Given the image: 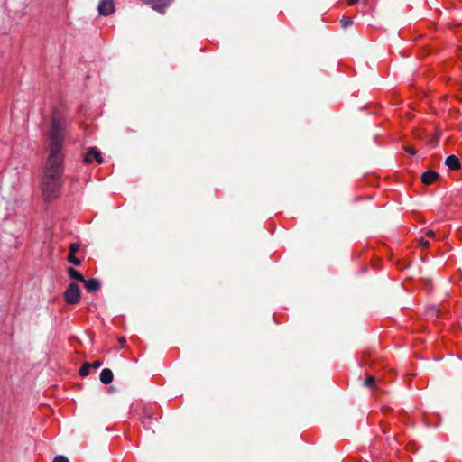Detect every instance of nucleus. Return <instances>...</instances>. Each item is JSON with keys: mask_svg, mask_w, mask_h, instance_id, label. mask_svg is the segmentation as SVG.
Here are the masks:
<instances>
[{"mask_svg": "<svg viewBox=\"0 0 462 462\" xmlns=\"http://www.w3.org/2000/svg\"><path fill=\"white\" fill-rule=\"evenodd\" d=\"M48 138L50 153L43 167L41 189L43 200L51 202L60 195L61 175L64 171L62 147L65 141V120L54 113L51 118Z\"/></svg>", "mask_w": 462, "mask_h": 462, "instance_id": "f257e3e1", "label": "nucleus"}, {"mask_svg": "<svg viewBox=\"0 0 462 462\" xmlns=\"http://www.w3.org/2000/svg\"><path fill=\"white\" fill-rule=\"evenodd\" d=\"M132 412L138 418L142 425L146 430H152V426L162 417L160 408L155 403L137 401L133 405Z\"/></svg>", "mask_w": 462, "mask_h": 462, "instance_id": "f03ea898", "label": "nucleus"}, {"mask_svg": "<svg viewBox=\"0 0 462 462\" xmlns=\"http://www.w3.org/2000/svg\"><path fill=\"white\" fill-rule=\"evenodd\" d=\"M81 299V291L79 285L76 282H70L63 292V300L67 304L76 305Z\"/></svg>", "mask_w": 462, "mask_h": 462, "instance_id": "7ed1b4c3", "label": "nucleus"}, {"mask_svg": "<svg viewBox=\"0 0 462 462\" xmlns=\"http://www.w3.org/2000/svg\"><path fill=\"white\" fill-rule=\"evenodd\" d=\"M144 5H150L152 9L159 14H165L166 9L171 5L173 0H139Z\"/></svg>", "mask_w": 462, "mask_h": 462, "instance_id": "20e7f679", "label": "nucleus"}, {"mask_svg": "<svg viewBox=\"0 0 462 462\" xmlns=\"http://www.w3.org/2000/svg\"><path fill=\"white\" fill-rule=\"evenodd\" d=\"M83 161L87 164H91L94 162H96L98 164H101L103 162V157L97 147H90L84 154Z\"/></svg>", "mask_w": 462, "mask_h": 462, "instance_id": "39448f33", "label": "nucleus"}, {"mask_svg": "<svg viewBox=\"0 0 462 462\" xmlns=\"http://www.w3.org/2000/svg\"><path fill=\"white\" fill-rule=\"evenodd\" d=\"M99 15L108 16L115 12V4L113 0H100L97 5Z\"/></svg>", "mask_w": 462, "mask_h": 462, "instance_id": "423d86ee", "label": "nucleus"}, {"mask_svg": "<svg viewBox=\"0 0 462 462\" xmlns=\"http://www.w3.org/2000/svg\"><path fill=\"white\" fill-rule=\"evenodd\" d=\"M82 283L88 292H96L101 288V283L97 278L85 279V282H82Z\"/></svg>", "mask_w": 462, "mask_h": 462, "instance_id": "0eeeda50", "label": "nucleus"}, {"mask_svg": "<svg viewBox=\"0 0 462 462\" xmlns=\"http://www.w3.org/2000/svg\"><path fill=\"white\" fill-rule=\"evenodd\" d=\"M440 175L435 171H427L421 175V181L426 185H430L435 182Z\"/></svg>", "mask_w": 462, "mask_h": 462, "instance_id": "6e6552de", "label": "nucleus"}, {"mask_svg": "<svg viewBox=\"0 0 462 462\" xmlns=\"http://www.w3.org/2000/svg\"><path fill=\"white\" fill-rule=\"evenodd\" d=\"M445 164L450 170L457 171L461 168V162L456 155H449L446 158Z\"/></svg>", "mask_w": 462, "mask_h": 462, "instance_id": "1a4fd4ad", "label": "nucleus"}, {"mask_svg": "<svg viewBox=\"0 0 462 462\" xmlns=\"http://www.w3.org/2000/svg\"><path fill=\"white\" fill-rule=\"evenodd\" d=\"M114 379V374L111 369L104 368L100 373V381L104 384H109Z\"/></svg>", "mask_w": 462, "mask_h": 462, "instance_id": "9d476101", "label": "nucleus"}, {"mask_svg": "<svg viewBox=\"0 0 462 462\" xmlns=\"http://www.w3.org/2000/svg\"><path fill=\"white\" fill-rule=\"evenodd\" d=\"M67 273H68V276L72 280H75V281H78L80 282H85L84 276L73 267H69L67 269Z\"/></svg>", "mask_w": 462, "mask_h": 462, "instance_id": "9b49d317", "label": "nucleus"}, {"mask_svg": "<svg viewBox=\"0 0 462 462\" xmlns=\"http://www.w3.org/2000/svg\"><path fill=\"white\" fill-rule=\"evenodd\" d=\"M363 384H364V386H365L371 390H374L376 388V379L374 376L366 374V377H365Z\"/></svg>", "mask_w": 462, "mask_h": 462, "instance_id": "f8f14e48", "label": "nucleus"}, {"mask_svg": "<svg viewBox=\"0 0 462 462\" xmlns=\"http://www.w3.org/2000/svg\"><path fill=\"white\" fill-rule=\"evenodd\" d=\"M89 372H90V363L85 362L80 366V368L79 370V374L82 377H86L87 375L89 374Z\"/></svg>", "mask_w": 462, "mask_h": 462, "instance_id": "ddd939ff", "label": "nucleus"}, {"mask_svg": "<svg viewBox=\"0 0 462 462\" xmlns=\"http://www.w3.org/2000/svg\"><path fill=\"white\" fill-rule=\"evenodd\" d=\"M67 261L76 266H79L81 264L80 259L76 257L75 254H69L67 257Z\"/></svg>", "mask_w": 462, "mask_h": 462, "instance_id": "4468645a", "label": "nucleus"}, {"mask_svg": "<svg viewBox=\"0 0 462 462\" xmlns=\"http://www.w3.org/2000/svg\"><path fill=\"white\" fill-rule=\"evenodd\" d=\"M340 23L342 25L343 28H346L350 25L353 24V20L351 17H348V16H344L341 20H340Z\"/></svg>", "mask_w": 462, "mask_h": 462, "instance_id": "2eb2a0df", "label": "nucleus"}, {"mask_svg": "<svg viewBox=\"0 0 462 462\" xmlns=\"http://www.w3.org/2000/svg\"><path fill=\"white\" fill-rule=\"evenodd\" d=\"M79 243H71L69 245V254H75L79 250Z\"/></svg>", "mask_w": 462, "mask_h": 462, "instance_id": "dca6fc26", "label": "nucleus"}, {"mask_svg": "<svg viewBox=\"0 0 462 462\" xmlns=\"http://www.w3.org/2000/svg\"><path fill=\"white\" fill-rule=\"evenodd\" d=\"M52 462H69V460L65 456L58 455L54 457Z\"/></svg>", "mask_w": 462, "mask_h": 462, "instance_id": "f3484780", "label": "nucleus"}, {"mask_svg": "<svg viewBox=\"0 0 462 462\" xmlns=\"http://www.w3.org/2000/svg\"><path fill=\"white\" fill-rule=\"evenodd\" d=\"M404 149H405L406 152H408L410 155L414 156L417 153V151L413 147L405 146Z\"/></svg>", "mask_w": 462, "mask_h": 462, "instance_id": "a211bd4d", "label": "nucleus"}, {"mask_svg": "<svg viewBox=\"0 0 462 462\" xmlns=\"http://www.w3.org/2000/svg\"><path fill=\"white\" fill-rule=\"evenodd\" d=\"M102 362L100 360H96L93 363H90V368L97 369L102 365Z\"/></svg>", "mask_w": 462, "mask_h": 462, "instance_id": "6ab92c4d", "label": "nucleus"}, {"mask_svg": "<svg viewBox=\"0 0 462 462\" xmlns=\"http://www.w3.org/2000/svg\"><path fill=\"white\" fill-rule=\"evenodd\" d=\"M419 243H420V245L422 247H425V248H426V247H429V246H430V242H429L427 239L423 238V237H421V238L420 239Z\"/></svg>", "mask_w": 462, "mask_h": 462, "instance_id": "aec40b11", "label": "nucleus"}, {"mask_svg": "<svg viewBox=\"0 0 462 462\" xmlns=\"http://www.w3.org/2000/svg\"><path fill=\"white\" fill-rule=\"evenodd\" d=\"M118 342L121 344V346L124 347V345L126 343V339L125 337H119Z\"/></svg>", "mask_w": 462, "mask_h": 462, "instance_id": "412c9836", "label": "nucleus"}, {"mask_svg": "<svg viewBox=\"0 0 462 462\" xmlns=\"http://www.w3.org/2000/svg\"><path fill=\"white\" fill-rule=\"evenodd\" d=\"M359 0H347L348 5H355Z\"/></svg>", "mask_w": 462, "mask_h": 462, "instance_id": "4be33fe9", "label": "nucleus"}, {"mask_svg": "<svg viewBox=\"0 0 462 462\" xmlns=\"http://www.w3.org/2000/svg\"><path fill=\"white\" fill-rule=\"evenodd\" d=\"M426 236H427L428 237H433V236H435V233H434V231H432V230H429V231L426 233Z\"/></svg>", "mask_w": 462, "mask_h": 462, "instance_id": "5701e85b", "label": "nucleus"}, {"mask_svg": "<svg viewBox=\"0 0 462 462\" xmlns=\"http://www.w3.org/2000/svg\"><path fill=\"white\" fill-rule=\"evenodd\" d=\"M387 440L389 441V445L391 446L393 442H395V441H396L395 436H393L392 439H390L389 438H387Z\"/></svg>", "mask_w": 462, "mask_h": 462, "instance_id": "b1692460", "label": "nucleus"}, {"mask_svg": "<svg viewBox=\"0 0 462 462\" xmlns=\"http://www.w3.org/2000/svg\"><path fill=\"white\" fill-rule=\"evenodd\" d=\"M387 431H388V430H387L386 429H383V432L384 434H386V433H387Z\"/></svg>", "mask_w": 462, "mask_h": 462, "instance_id": "393cba45", "label": "nucleus"}]
</instances>
